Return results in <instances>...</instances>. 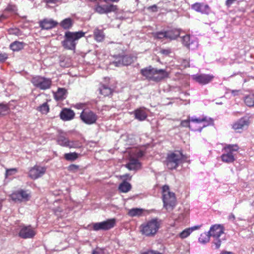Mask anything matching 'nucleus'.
I'll use <instances>...</instances> for the list:
<instances>
[{
	"instance_id": "1",
	"label": "nucleus",
	"mask_w": 254,
	"mask_h": 254,
	"mask_svg": "<svg viewBox=\"0 0 254 254\" xmlns=\"http://www.w3.org/2000/svg\"><path fill=\"white\" fill-rule=\"evenodd\" d=\"M140 72L147 80L156 82H159L169 76V73L165 69H157L151 65L141 69Z\"/></svg>"
},
{
	"instance_id": "2",
	"label": "nucleus",
	"mask_w": 254,
	"mask_h": 254,
	"mask_svg": "<svg viewBox=\"0 0 254 254\" xmlns=\"http://www.w3.org/2000/svg\"><path fill=\"white\" fill-rule=\"evenodd\" d=\"M213 124V121L206 117L191 118L183 120L181 122V126L183 127H189L193 131H201V129L206 127Z\"/></svg>"
},
{
	"instance_id": "3",
	"label": "nucleus",
	"mask_w": 254,
	"mask_h": 254,
	"mask_svg": "<svg viewBox=\"0 0 254 254\" xmlns=\"http://www.w3.org/2000/svg\"><path fill=\"white\" fill-rule=\"evenodd\" d=\"M85 36V33L82 31L71 32L67 31L65 32L64 40L62 41V46L66 50L75 51L77 41Z\"/></svg>"
},
{
	"instance_id": "4",
	"label": "nucleus",
	"mask_w": 254,
	"mask_h": 254,
	"mask_svg": "<svg viewBox=\"0 0 254 254\" xmlns=\"http://www.w3.org/2000/svg\"><path fill=\"white\" fill-rule=\"evenodd\" d=\"M162 199L164 208L168 212L172 211L177 205V198L175 193L170 191L168 185H164L162 188Z\"/></svg>"
},
{
	"instance_id": "5",
	"label": "nucleus",
	"mask_w": 254,
	"mask_h": 254,
	"mask_svg": "<svg viewBox=\"0 0 254 254\" xmlns=\"http://www.w3.org/2000/svg\"><path fill=\"white\" fill-rule=\"evenodd\" d=\"M187 158V156L183 154L182 151H175L167 154L165 163L169 169L173 170L186 161Z\"/></svg>"
},
{
	"instance_id": "6",
	"label": "nucleus",
	"mask_w": 254,
	"mask_h": 254,
	"mask_svg": "<svg viewBox=\"0 0 254 254\" xmlns=\"http://www.w3.org/2000/svg\"><path fill=\"white\" fill-rule=\"evenodd\" d=\"M160 227V223L157 219H152L142 223L140 227L142 235L146 237H153L157 233Z\"/></svg>"
},
{
	"instance_id": "7",
	"label": "nucleus",
	"mask_w": 254,
	"mask_h": 254,
	"mask_svg": "<svg viewBox=\"0 0 254 254\" xmlns=\"http://www.w3.org/2000/svg\"><path fill=\"white\" fill-rule=\"evenodd\" d=\"M239 149V147L237 144L226 145L223 148L225 153L221 156L222 161L227 163H233L235 160L234 152L238 151Z\"/></svg>"
},
{
	"instance_id": "8",
	"label": "nucleus",
	"mask_w": 254,
	"mask_h": 254,
	"mask_svg": "<svg viewBox=\"0 0 254 254\" xmlns=\"http://www.w3.org/2000/svg\"><path fill=\"white\" fill-rule=\"evenodd\" d=\"M31 82L35 87L42 90L50 89L52 83L51 78L38 75L33 77Z\"/></svg>"
},
{
	"instance_id": "9",
	"label": "nucleus",
	"mask_w": 254,
	"mask_h": 254,
	"mask_svg": "<svg viewBox=\"0 0 254 254\" xmlns=\"http://www.w3.org/2000/svg\"><path fill=\"white\" fill-rule=\"evenodd\" d=\"M80 118L84 123L90 125L95 124L98 117L93 111L84 109L81 113Z\"/></svg>"
},
{
	"instance_id": "10",
	"label": "nucleus",
	"mask_w": 254,
	"mask_h": 254,
	"mask_svg": "<svg viewBox=\"0 0 254 254\" xmlns=\"http://www.w3.org/2000/svg\"><path fill=\"white\" fill-rule=\"evenodd\" d=\"M11 199L14 201H27L31 197V194L28 190L20 189L13 191L10 195Z\"/></svg>"
},
{
	"instance_id": "11",
	"label": "nucleus",
	"mask_w": 254,
	"mask_h": 254,
	"mask_svg": "<svg viewBox=\"0 0 254 254\" xmlns=\"http://www.w3.org/2000/svg\"><path fill=\"white\" fill-rule=\"evenodd\" d=\"M95 11L100 14H108L111 12L117 13L119 10L118 6L113 3L104 5L97 4L95 7Z\"/></svg>"
},
{
	"instance_id": "12",
	"label": "nucleus",
	"mask_w": 254,
	"mask_h": 254,
	"mask_svg": "<svg viewBox=\"0 0 254 254\" xmlns=\"http://www.w3.org/2000/svg\"><path fill=\"white\" fill-rule=\"evenodd\" d=\"M115 218L108 219L101 222L95 223L93 224V229L97 231L99 230H108L113 228L116 224Z\"/></svg>"
},
{
	"instance_id": "13",
	"label": "nucleus",
	"mask_w": 254,
	"mask_h": 254,
	"mask_svg": "<svg viewBox=\"0 0 254 254\" xmlns=\"http://www.w3.org/2000/svg\"><path fill=\"white\" fill-rule=\"evenodd\" d=\"M39 27L41 30H49L56 27L58 22L52 18H45L38 22Z\"/></svg>"
},
{
	"instance_id": "14",
	"label": "nucleus",
	"mask_w": 254,
	"mask_h": 254,
	"mask_svg": "<svg viewBox=\"0 0 254 254\" xmlns=\"http://www.w3.org/2000/svg\"><path fill=\"white\" fill-rule=\"evenodd\" d=\"M46 171V167L35 165L30 169L28 176L33 180H36L41 177L45 173Z\"/></svg>"
},
{
	"instance_id": "15",
	"label": "nucleus",
	"mask_w": 254,
	"mask_h": 254,
	"mask_svg": "<svg viewBox=\"0 0 254 254\" xmlns=\"http://www.w3.org/2000/svg\"><path fill=\"white\" fill-rule=\"evenodd\" d=\"M191 8L202 14H208L210 10L209 5L204 2H196L191 5Z\"/></svg>"
},
{
	"instance_id": "16",
	"label": "nucleus",
	"mask_w": 254,
	"mask_h": 254,
	"mask_svg": "<svg viewBox=\"0 0 254 254\" xmlns=\"http://www.w3.org/2000/svg\"><path fill=\"white\" fill-rule=\"evenodd\" d=\"M36 235V232L31 226L22 227L19 232V236L23 239L32 238Z\"/></svg>"
},
{
	"instance_id": "17",
	"label": "nucleus",
	"mask_w": 254,
	"mask_h": 254,
	"mask_svg": "<svg viewBox=\"0 0 254 254\" xmlns=\"http://www.w3.org/2000/svg\"><path fill=\"white\" fill-rule=\"evenodd\" d=\"M249 125V120L246 118H242L233 124L232 127L236 132H240L242 130L247 128Z\"/></svg>"
},
{
	"instance_id": "18",
	"label": "nucleus",
	"mask_w": 254,
	"mask_h": 254,
	"mask_svg": "<svg viewBox=\"0 0 254 254\" xmlns=\"http://www.w3.org/2000/svg\"><path fill=\"white\" fill-rule=\"evenodd\" d=\"M60 116L63 121H70L74 118L75 113L73 110L65 108L63 109L61 112Z\"/></svg>"
},
{
	"instance_id": "19",
	"label": "nucleus",
	"mask_w": 254,
	"mask_h": 254,
	"mask_svg": "<svg viewBox=\"0 0 254 254\" xmlns=\"http://www.w3.org/2000/svg\"><path fill=\"white\" fill-rule=\"evenodd\" d=\"M208 233L210 236L214 238H219V237L224 233V228L220 225H214L211 227Z\"/></svg>"
},
{
	"instance_id": "20",
	"label": "nucleus",
	"mask_w": 254,
	"mask_h": 254,
	"mask_svg": "<svg viewBox=\"0 0 254 254\" xmlns=\"http://www.w3.org/2000/svg\"><path fill=\"white\" fill-rule=\"evenodd\" d=\"M129 162L126 164L125 167L129 170H137L141 168V164L137 159L130 157Z\"/></svg>"
},
{
	"instance_id": "21",
	"label": "nucleus",
	"mask_w": 254,
	"mask_h": 254,
	"mask_svg": "<svg viewBox=\"0 0 254 254\" xmlns=\"http://www.w3.org/2000/svg\"><path fill=\"white\" fill-rule=\"evenodd\" d=\"M213 77L214 76L212 75L201 74L195 75L193 78L196 81L200 84H206L210 82Z\"/></svg>"
},
{
	"instance_id": "22",
	"label": "nucleus",
	"mask_w": 254,
	"mask_h": 254,
	"mask_svg": "<svg viewBox=\"0 0 254 254\" xmlns=\"http://www.w3.org/2000/svg\"><path fill=\"white\" fill-rule=\"evenodd\" d=\"M135 118L139 121H144L147 117V114L144 108H139L134 111Z\"/></svg>"
},
{
	"instance_id": "23",
	"label": "nucleus",
	"mask_w": 254,
	"mask_h": 254,
	"mask_svg": "<svg viewBox=\"0 0 254 254\" xmlns=\"http://www.w3.org/2000/svg\"><path fill=\"white\" fill-rule=\"evenodd\" d=\"M67 93V90L65 88H58L57 92L54 93V99L56 101H62L66 98Z\"/></svg>"
},
{
	"instance_id": "24",
	"label": "nucleus",
	"mask_w": 254,
	"mask_h": 254,
	"mask_svg": "<svg viewBox=\"0 0 254 254\" xmlns=\"http://www.w3.org/2000/svg\"><path fill=\"white\" fill-rule=\"evenodd\" d=\"M93 37L94 40L97 42H102L104 41L105 35L103 30L96 28L93 31Z\"/></svg>"
},
{
	"instance_id": "25",
	"label": "nucleus",
	"mask_w": 254,
	"mask_h": 254,
	"mask_svg": "<svg viewBox=\"0 0 254 254\" xmlns=\"http://www.w3.org/2000/svg\"><path fill=\"white\" fill-rule=\"evenodd\" d=\"M166 39L170 40H175L180 35V30L176 28L166 31Z\"/></svg>"
},
{
	"instance_id": "26",
	"label": "nucleus",
	"mask_w": 254,
	"mask_h": 254,
	"mask_svg": "<svg viewBox=\"0 0 254 254\" xmlns=\"http://www.w3.org/2000/svg\"><path fill=\"white\" fill-rule=\"evenodd\" d=\"M200 227V226H195L191 228H187L180 233L179 237L181 239H185L188 237L193 231L198 229Z\"/></svg>"
},
{
	"instance_id": "27",
	"label": "nucleus",
	"mask_w": 254,
	"mask_h": 254,
	"mask_svg": "<svg viewBox=\"0 0 254 254\" xmlns=\"http://www.w3.org/2000/svg\"><path fill=\"white\" fill-rule=\"evenodd\" d=\"M25 44L23 42L15 41L10 45V48L13 51H19L23 49Z\"/></svg>"
},
{
	"instance_id": "28",
	"label": "nucleus",
	"mask_w": 254,
	"mask_h": 254,
	"mask_svg": "<svg viewBox=\"0 0 254 254\" xmlns=\"http://www.w3.org/2000/svg\"><path fill=\"white\" fill-rule=\"evenodd\" d=\"M131 189L130 184L126 181H124L119 186L118 189L121 192L126 193L129 191Z\"/></svg>"
},
{
	"instance_id": "29",
	"label": "nucleus",
	"mask_w": 254,
	"mask_h": 254,
	"mask_svg": "<svg viewBox=\"0 0 254 254\" xmlns=\"http://www.w3.org/2000/svg\"><path fill=\"white\" fill-rule=\"evenodd\" d=\"M60 25L64 29H69L73 25V21L71 18H67L62 20Z\"/></svg>"
},
{
	"instance_id": "30",
	"label": "nucleus",
	"mask_w": 254,
	"mask_h": 254,
	"mask_svg": "<svg viewBox=\"0 0 254 254\" xmlns=\"http://www.w3.org/2000/svg\"><path fill=\"white\" fill-rule=\"evenodd\" d=\"M245 104L249 107H254V94L246 96L244 99Z\"/></svg>"
},
{
	"instance_id": "31",
	"label": "nucleus",
	"mask_w": 254,
	"mask_h": 254,
	"mask_svg": "<svg viewBox=\"0 0 254 254\" xmlns=\"http://www.w3.org/2000/svg\"><path fill=\"white\" fill-rule=\"evenodd\" d=\"M37 110L42 114L46 115L50 111L49 105H48L47 102H45L39 106L37 108Z\"/></svg>"
},
{
	"instance_id": "32",
	"label": "nucleus",
	"mask_w": 254,
	"mask_h": 254,
	"mask_svg": "<svg viewBox=\"0 0 254 254\" xmlns=\"http://www.w3.org/2000/svg\"><path fill=\"white\" fill-rule=\"evenodd\" d=\"M143 210L140 208H132L129 210L128 214L131 217L139 216L142 214Z\"/></svg>"
},
{
	"instance_id": "33",
	"label": "nucleus",
	"mask_w": 254,
	"mask_h": 254,
	"mask_svg": "<svg viewBox=\"0 0 254 254\" xmlns=\"http://www.w3.org/2000/svg\"><path fill=\"white\" fill-rule=\"evenodd\" d=\"M64 157L67 161H73L78 158V155L76 152L67 153L64 154Z\"/></svg>"
},
{
	"instance_id": "34",
	"label": "nucleus",
	"mask_w": 254,
	"mask_h": 254,
	"mask_svg": "<svg viewBox=\"0 0 254 254\" xmlns=\"http://www.w3.org/2000/svg\"><path fill=\"white\" fill-rule=\"evenodd\" d=\"M210 234L208 233H203L201 234L198 239L199 242L201 244H205L210 240Z\"/></svg>"
},
{
	"instance_id": "35",
	"label": "nucleus",
	"mask_w": 254,
	"mask_h": 254,
	"mask_svg": "<svg viewBox=\"0 0 254 254\" xmlns=\"http://www.w3.org/2000/svg\"><path fill=\"white\" fill-rule=\"evenodd\" d=\"M57 142L59 145L67 147L69 140L65 137L61 135L58 137L57 139Z\"/></svg>"
},
{
	"instance_id": "36",
	"label": "nucleus",
	"mask_w": 254,
	"mask_h": 254,
	"mask_svg": "<svg viewBox=\"0 0 254 254\" xmlns=\"http://www.w3.org/2000/svg\"><path fill=\"white\" fill-rule=\"evenodd\" d=\"M166 31H158L153 32L152 33L153 37L156 39H162L163 38L166 39Z\"/></svg>"
},
{
	"instance_id": "37",
	"label": "nucleus",
	"mask_w": 254,
	"mask_h": 254,
	"mask_svg": "<svg viewBox=\"0 0 254 254\" xmlns=\"http://www.w3.org/2000/svg\"><path fill=\"white\" fill-rule=\"evenodd\" d=\"M182 43L184 45L188 48H190V45L192 43H190V36L189 35H186L182 37Z\"/></svg>"
},
{
	"instance_id": "38",
	"label": "nucleus",
	"mask_w": 254,
	"mask_h": 254,
	"mask_svg": "<svg viewBox=\"0 0 254 254\" xmlns=\"http://www.w3.org/2000/svg\"><path fill=\"white\" fill-rule=\"evenodd\" d=\"M100 93L104 96H108L112 93V90L110 88L103 85L100 89Z\"/></svg>"
},
{
	"instance_id": "39",
	"label": "nucleus",
	"mask_w": 254,
	"mask_h": 254,
	"mask_svg": "<svg viewBox=\"0 0 254 254\" xmlns=\"http://www.w3.org/2000/svg\"><path fill=\"white\" fill-rule=\"evenodd\" d=\"M132 62V58L128 56H122V62H123V65H128L130 64Z\"/></svg>"
},
{
	"instance_id": "40",
	"label": "nucleus",
	"mask_w": 254,
	"mask_h": 254,
	"mask_svg": "<svg viewBox=\"0 0 254 254\" xmlns=\"http://www.w3.org/2000/svg\"><path fill=\"white\" fill-rule=\"evenodd\" d=\"M81 146V144L78 141H69L68 142V144L67 145V147L69 148H80Z\"/></svg>"
},
{
	"instance_id": "41",
	"label": "nucleus",
	"mask_w": 254,
	"mask_h": 254,
	"mask_svg": "<svg viewBox=\"0 0 254 254\" xmlns=\"http://www.w3.org/2000/svg\"><path fill=\"white\" fill-rule=\"evenodd\" d=\"M9 109V108L7 105L0 104V116L5 115Z\"/></svg>"
},
{
	"instance_id": "42",
	"label": "nucleus",
	"mask_w": 254,
	"mask_h": 254,
	"mask_svg": "<svg viewBox=\"0 0 254 254\" xmlns=\"http://www.w3.org/2000/svg\"><path fill=\"white\" fill-rule=\"evenodd\" d=\"M9 34L15 35L16 36H20L22 35L21 31L17 28H12L9 30Z\"/></svg>"
},
{
	"instance_id": "43",
	"label": "nucleus",
	"mask_w": 254,
	"mask_h": 254,
	"mask_svg": "<svg viewBox=\"0 0 254 254\" xmlns=\"http://www.w3.org/2000/svg\"><path fill=\"white\" fill-rule=\"evenodd\" d=\"M17 172V170L16 168H11L6 169L5 172V176L7 177L8 176H11Z\"/></svg>"
},
{
	"instance_id": "44",
	"label": "nucleus",
	"mask_w": 254,
	"mask_h": 254,
	"mask_svg": "<svg viewBox=\"0 0 254 254\" xmlns=\"http://www.w3.org/2000/svg\"><path fill=\"white\" fill-rule=\"evenodd\" d=\"M213 244V245L212 247H214V249H218L221 246V241L218 238H216V239L214 241Z\"/></svg>"
},
{
	"instance_id": "45",
	"label": "nucleus",
	"mask_w": 254,
	"mask_h": 254,
	"mask_svg": "<svg viewBox=\"0 0 254 254\" xmlns=\"http://www.w3.org/2000/svg\"><path fill=\"white\" fill-rule=\"evenodd\" d=\"M113 64L116 66H121L123 65V62H122V56L117 59L113 62Z\"/></svg>"
},
{
	"instance_id": "46",
	"label": "nucleus",
	"mask_w": 254,
	"mask_h": 254,
	"mask_svg": "<svg viewBox=\"0 0 254 254\" xmlns=\"http://www.w3.org/2000/svg\"><path fill=\"white\" fill-rule=\"evenodd\" d=\"M79 169V166L75 164H71L68 167V170L71 172H76Z\"/></svg>"
},
{
	"instance_id": "47",
	"label": "nucleus",
	"mask_w": 254,
	"mask_h": 254,
	"mask_svg": "<svg viewBox=\"0 0 254 254\" xmlns=\"http://www.w3.org/2000/svg\"><path fill=\"white\" fill-rule=\"evenodd\" d=\"M160 53L165 56H168L171 53V51L170 49H161Z\"/></svg>"
},
{
	"instance_id": "48",
	"label": "nucleus",
	"mask_w": 254,
	"mask_h": 254,
	"mask_svg": "<svg viewBox=\"0 0 254 254\" xmlns=\"http://www.w3.org/2000/svg\"><path fill=\"white\" fill-rule=\"evenodd\" d=\"M7 59V55L5 53H0V62H3Z\"/></svg>"
},
{
	"instance_id": "49",
	"label": "nucleus",
	"mask_w": 254,
	"mask_h": 254,
	"mask_svg": "<svg viewBox=\"0 0 254 254\" xmlns=\"http://www.w3.org/2000/svg\"><path fill=\"white\" fill-rule=\"evenodd\" d=\"M182 64L185 68L190 67V61L187 60H183Z\"/></svg>"
},
{
	"instance_id": "50",
	"label": "nucleus",
	"mask_w": 254,
	"mask_h": 254,
	"mask_svg": "<svg viewBox=\"0 0 254 254\" xmlns=\"http://www.w3.org/2000/svg\"><path fill=\"white\" fill-rule=\"evenodd\" d=\"M142 254H162V253L158 252L157 251H154L152 250H149L147 252H145Z\"/></svg>"
},
{
	"instance_id": "51",
	"label": "nucleus",
	"mask_w": 254,
	"mask_h": 254,
	"mask_svg": "<svg viewBox=\"0 0 254 254\" xmlns=\"http://www.w3.org/2000/svg\"><path fill=\"white\" fill-rule=\"evenodd\" d=\"M237 0H227L225 4L227 7H230Z\"/></svg>"
},
{
	"instance_id": "52",
	"label": "nucleus",
	"mask_w": 254,
	"mask_h": 254,
	"mask_svg": "<svg viewBox=\"0 0 254 254\" xmlns=\"http://www.w3.org/2000/svg\"><path fill=\"white\" fill-rule=\"evenodd\" d=\"M61 1V0H45V2L47 3H56Z\"/></svg>"
},
{
	"instance_id": "53",
	"label": "nucleus",
	"mask_w": 254,
	"mask_h": 254,
	"mask_svg": "<svg viewBox=\"0 0 254 254\" xmlns=\"http://www.w3.org/2000/svg\"><path fill=\"white\" fill-rule=\"evenodd\" d=\"M144 155V153L143 151L139 150L136 153V156L138 158H140Z\"/></svg>"
},
{
	"instance_id": "54",
	"label": "nucleus",
	"mask_w": 254,
	"mask_h": 254,
	"mask_svg": "<svg viewBox=\"0 0 254 254\" xmlns=\"http://www.w3.org/2000/svg\"><path fill=\"white\" fill-rule=\"evenodd\" d=\"M121 178L123 179H125V180H129L131 179V176H129L128 174H125L121 176Z\"/></svg>"
},
{
	"instance_id": "55",
	"label": "nucleus",
	"mask_w": 254,
	"mask_h": 254,
	"mask_svg": "<svg viewBox=\"0 0 254 254\" xmlns=\"http://www.w3.org/2000/svg\"><path fill=\"white\" fill-rule=\"evenodd\" d=\"M148 9H152L153 11H156L157 10V6L156 4H154L148 7Z\"/></svg>"
},
{
	"instance_id": "56",
	"label": "nucleus",
	"mask_w": 254,
	"mask_h": 254,
	"mask_svg": "<svg viewBox=\"0 0 254 254\" xmlns=\"http://www.w3.org/2000/svg\"><path fill=\"white\" fill-rule=\"evenodd\" d=\"M102 0L108 3L109 2H118L120 0Z\"/></svg>"
},
{
	"instance_id": "57",
	"label": "nucleus",
	"mask_w": 254,
	"mask_h": 254,
	"mask_svg": "<svg viewBox=\"0 0 254 254\" xmlns=\"http://www.w3.org/2000/svg\"><path fill=\"white\" fill-rule=\"evenodd\" d=\"M221 254H232V253L229 252H222Z\"/></svg>"
},
{
	"instance_id": "58",
	"label": "nucleus",
	"mask_w": 254,
	"mask_h": 254,
	"mask_svg": "<svg viewBox=\"0 0 254 254\" xmlns=\"http://www.w3.org/2000/svg\"><path fill=\"white\" fill-rule=\"evenodd\" d=\"M2 200L0 199V210L1 209L2 206Z\"/></svg>"
},
{
	"instance_id": "59",
	"label": "nucleus",
	"mask_w": 254,
	"mask_h": 254,
	"mask_svg": "<svg viewBox=\"0 0 254 254\" xmlns=\"http://www.w3.org/2000/svg\"><path fill=\"white\" fill-rule=\"evenodd\" d=\"M230 218H233V219H235V217L234 215V214H232L231 215V216H230Z\"/></svg>"
},
{
	"instance_id": "60",
	"label": "nucleus",
	"mask_w": 254,
	"mask_h": 254,
	"mask_svg": "<svg viewBox=\"0 0 254 254\" xmlns=\"http://www.w3.org/2000/svg\"><path fill=\"white\" fill-rule=\"evenodd\" d=\"M92 254H96V252L95 251H94L93 252H92Z\"/></svg>"
}]
</instances>
